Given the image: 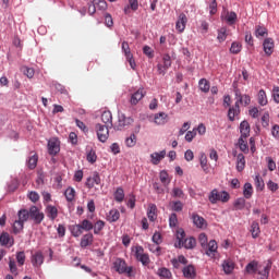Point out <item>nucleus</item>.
Masks as SVG:
<instances>
[{
	"label": "nucleus",
	"mask_w": 279,
	"mask_h": 279,
	"mask_svg": "<svg viewBox=\"0 0 279 279\" xmlns=\"http://www.w3.org/2000/svg\"><path fill=\"white\" fill-rule=\"evenodd\" d=\"M46 215L51 221L56 220L58 218V208L52 205H48L46 207Z\"/></svg>",
	"instance_id": "nucleus-29"
},
{
	"label": "nucleus",
	"mask_w": 279,
	"mask_h": 279,
	"mask_svg": "<svg viewBox=\"0 0 279 279\" xmlns=\"http://www.w3.org/2000/svg\"><path fill=\"white\" fill-rule=\"evenodd\" d=\"M106 227V222L104 220H98L94 226V234H99Z\"/></svg>",
	"instance_id": "nucleus-52"
},
{
	"label": "nucleus",
	"mask_w": 279,
	"mask_h": 279,
	"mask_svg": "<svg viewBox=\"0 0 279 279\" xmlns=\"http://www.w3.org/2000/svg\"><path fill=\"white\" fill-rule=\"evenodd\" d=\"M134 123V119L125 117V114L121 113L118 116V125L117 130H123V128H128V125H132Z\"/></svg>",
	"instance_id": "nucleus-11"
},
{
	"label": "nucleus",
	"mask_w": 279,
	"mask_h": 279,
	"mask_svg": "<svg viewBox=\"0 0 279 279\" xmlns=\"http://www.w3.org/2000/svg\"><path fill=\"white\" fill-rule=\"evenodd\" d=\"M197 242L195 241V238H187L185 241L181 242V245L185 247V250H193Z\"/></svg>",
	"instance_id": "nucleus-36"
},
{
	"label": "nucleus",
	"mask_w": 279,
	"mask_h": 279,
	"mask_svg": "<svg viewBox=\"0 0 279 279\" xmlns=\"http://www.w3.org/2000/svg\"><path fill=\"white\" fill-rule=\"evenodd\" d=\"M241 114V107H239V102H235L233 107L229 108L228 119L229 121H234L236 117Z\"/></svg>",
	"instance_id": "nucleus-18"
},
{
	"label": "nucleus",
	"mask_w": 279,
	"mask_h": 279,
	"mask_svg": "<svg viewBox=\"0 0 279 279\" xmlns=\"http://www.w3.org/2000/svg\"><path fill=\"white\" fill-rule=\"evenodd\" d=\"M199 165L203 171H205V173H208V157H206V154L204 153H202L199 156Z\"/></svg>",
	"instance_id": "nucleus-37"
},
{
	"label": "nucleus",
	"mask_w": 279,
	"mask_h": 279,
	"mask_svg": "<svg viewBox=\"0 0 279 279\" xmlns=\"http://www.w3.org/2000/svg\"><path fill=\"white\" fill-rule=\"evenodd\" d=\"M169 119V114L166 112L155 113L154 116L149 117V121L155 123V125H165Z\"/></svg>",
	"instance_id": "nucleus-7"
},
{
	"label": "nucleus",
	"mask_w": 279,
	"mask_h": 279,
	"mask_svg": "<svg viewBox=\"0 0 279 279\" xmlns=\"http://www.w3.org/2000/svg\"><path fill=\"white\" fill-rule=\"evenodd\" d=\"M243 195H244V199H252V196L254 195V187L252 186V183L244 184Z\"/></svg>",
	"instance_id": "nucleus-31"
},
{
	"label": "nucleus",
	"mask_w": 279,
	"mask_h": 279,
	"mask_svg": "<svg viewBox=\"0 0 279 279\" xmlns=\"http://www.w3.org/2000/svg\"><path fill=\"white\" fill-rule=\"evenodd\" d=\"M31 263L33 267H43V263H45V255L43 251H37L31 256Z\"/></svg>",
	"instance_id": "nucleus-10"
},
{
	"label": "nucleus",
	"mask_w": 279,
	"mask_h": 279,
	"mask_svg": "<svg viewBox=\"0 0 279 279\" xmlns=\"http://www.w3.org/2000/svg\"><path fill=\"white\" fill-rule=\"evenodd\" d=\"M242 46L238 41H233L230 48V53H241Z\"/></svg>",
	"instance_id": "nucleus-54"
},
{
	"label": "nucleus",
	"mask_w": 279,
	"mask_h": 279,
	"mask_svg": "<svg viewBox=\"0 0 279 279\" xmlns=\"http://www.w3.org/2000/svg\"><path fill=\"white\" fill-rule=\"evenodd\" d=\"M120 218H121V213H119L118 209H111L107 214V221H109V223H114L119 221Z\"/></svg>",
	"instance_id": "nucleus-27"
},
{
	"label": "nucleus",
	"mask_w": 279,
	"mask_h": 279,
	"mask_svg": "<svg viewBox=\"0 0 279 279\" xmlns=\"http://www.w3.org/2000/svg\"><path fill=\"white\" fill-rule=\"evenodd\" d=\"M122 51L125 56V58H132V51L130 50V44L128 41L122 43Z\"/></svg>",
	"instance_id": "nucleus-53"
},
{
	"label": "nucleus",
	"mask_w": 279,
	"mask_h": 279,
	"mask_svg": "<svg viewBox=\"0 0 279 279\" xmlns=\"http://www.w3.org/2000/svg\"><path fill=\"white\" fill-rule=\"evenodd\" d=\"M145 97V89L140 88L131 96V104L136 106Z\"/></svg>",
	"instance_id": "nucleus-24"
},
{
	"label": "nucleus",
	"mask_w": 279,
	"mask_h": 279,
	"mask_svg": "<svg viewBox=\"0 0 279 279\" xmlns=\"http://www.w3.org/2000/svg\"><path fill=\"white\" fill-rule=\"evenodd\" d=\"M226 38H228V29L226 27L218 29L217 40L225 43Z\"/></svg>",
	"instance_id": "nucleus-44"
},
{
	"label": "nucleus",
	"mask_w": 279,
	"mask_h": 279,
	"mask_svg": "<svg viewBox=\"0 0 279 279\" xmlns=\"http://www.w3.org/2000/svg\"><path fill=\"white\" fill-rule=\"evenodd\" d=\"M233 206H234L235 210H243V208H245V198L244 197L238 198L233 203Z\"/></svg>",
	"instance_id": "nucleus-51"
},
{
	"label": "nucleus",
	"mask_w": 279,
	"mask_h": 279,
	"mask_svg": "<svg viewBox=\"0 0 279 279\" xmlns=\"http://www.w3.org/2000/svg\"><path fill=\"white\" fill-rule=\"evenodd\" d=\"M245 169V156L243 154H239L236 157V170L239 172Z\"/></svg>",
	"instance_id": "nucleus-34"
},
{
	"label": "nucleus",
	"mask_w": 279,
	"mask_h": 279,
	"mask_svg": "<svg viewBox=\"0 0 279 279\" xmlns=\"http://www.w3.org/2000/svg\"><path fill=\"white\" fill-rule=\"evenodd\" d=\"M147 217L149 221H156L158 219V207L156 204L148 205Z\"/></svg>",
	"instance_id": "nucleus-20"
},
{
	"label": "nucleus",
	"mask_w": 279,
	"mask_h": 279,
	"mask_svg": "<svg viewBox=\"0 0 279 279\" xmlns=\"http://www.w3.org/2000/svg\"><path fill=\"white\" fill-rule=\"evenodd\" d=\"M198 243L201 244L203 250H206V247H208V236L206 235V233H201L198 235Z\"/></svg>",
	"instance_id": "nucleus-50"
},
{
	"label": "nucleus",
	"mask_w": 279,
	"mask_h": 279,
	"mask_svg": "<svg viewBox=\"0 0 279 279\" xmlns=\"http://www.w3.org/2000/svg\"><path fill=\"white\" fill-rule=\"evenodd\" d=\"M192 221L196 228H199L201 230H204V228H207L208 222H206V219L204 217L197 215V214H192Z\"/></svg>",
	"instance_id": "nucleus-15"
},
{
	"label": "nucleus",
	"mask_w": 279,
	"mask_h": 279,
	"mask_svg": "<svg viewBox=\"0 0 279 279\" xmlns=\"http://www.w3.org/2000/svg\"><path fill=\"white\" fill-rule=\"evenodd\" d=\"M263 47H264V53H266V56H271V53H274V39L271 38H266L263 43Z\"/></svg>",
	"instance_id": "nucleus-22"
},
{
	"label": "nucleus",
	"mask_w": 279,
	"mask_h": 279,
	"mask_svg": "<svg viewBox=\"0 0 279 279\" xmlns=\"http://www.w3.org/2000/svg\"><path fill=\"white\" fill-rule=\"evenodd\" d=\"M268 170L276 171V161L271 157H266Z\"/></svg>",
	"instance_id": "nucleus-61"
},
{
	"label": "nucleus",
	"mask_w": 279,
	"mask_h": 279,
	"mask_svg": "<svg viewBox=\"0 0 279 279\" xmlns=\"http://www.w3.org/2000/svg\"><path fill=\"white\" fill-rule=\"evenodd\" d=\"M251 233L253 239H258V234H260V227L258 226V222L254 221L251 225Z\"/></svg>",
	"instance_id": "nucleus-42"
},
{
	"label": "nucleus",
	"mask_w": 279,
	"mask_h": 279,
	"mask_svg": "<svg viewBox=\"0 0 279 279\" xmlns=\"http://www.w3.org/2000/svg\"><path fill=\"white\" fill-rule=\"evenodd\" d=\"M271 270V264H259L257 266L256 274L258 275L257 279H269V271Z\"/></svg>",
	"instance_id": "nucleus-8"
},
{
	"label": "nucleus",
	"mask_w": 279,
	"mask_h": 279,
	"mask_svg": "<svg viewBox=\"0 0 279 279\" xmlns=\"http://www.w3.org/2000/svg\"><path fill=\"white\" fill-rule=\"evenodd\" d=\"M71 232H72V236L77 238V236H82L84 230L80 225H74L71 227Z\"/></svg>",
	"instance_id": "nucleus-48"
},
{
	"label": "nucleus",
	"mask_w": 279,
	"mask_h": 279,
	"mask_svg": "<svg viewBox=\"0 0 279 279\" xmlns=\"http://www.w3.org/2000/svg\"><path fill=\"white\" fill-rule=\"evenodd\" d=\"M93 233H87L83 235V238L81 239V247H88V245H93Z\"/></svg>",
	"instance_id": "nucleus-32"
},
{
	"label": "nucleus",
	"mask_w": 279,
	"mask_h": 279,
	"mask_svg": "<svg viewBox=\"0 0 279 279\" xmlns=\"http://www.w3.org/2000/svg\"><path fill=\"white\" fill-rule=\"evenodd\" d=\"M159 180L162 184H169L171 181L169 180V173L167 171L162 170L159 173Z\"/></svg>",
	"instance_id": "nucleus-58"
},
{
	"label": "nucleus",
	"mask_w": 279,
	"mask_h": 279,
	"mask_svg": "<svg viewBox=\"0 0 279 279\" xmlns=\"http://www.w3.org/2000/svg\"><path fill=\"white\" fill-rule=\"evenodd\" d=\"M22 71L24 73V75H26V77H28L29 80H32V77H34V69L28 68V66H23Z\"/></svg>",
	"instance_id": "nucleus-60"
},
{
	"label": "nucleus",
	"mask_w": 279,
	"mask_h": 279,
	"mask_svg": "<svg viewBox=\"0 0 279 279\" xmlns=\"http://www.w3.org/2000/svg\"><path fill=\"white\" fill-rule=\"evenodd\" d=\"M182 272L184 278H187V279H194L197 276V271L195 270V266L193 265H187L183 267Z\"/></svg>",
	"instance_id": "nucleus-17"
},
{
	"label": "nucleus",
	"mask_w": 279,
	"mask_h": 279,
	"mask_svg": "<svg viewBox=\"0 0 279 279\" xmlns=\"http://www.w3.org/2000/svg\"><path fill=\"white\" fill-rule=\"evenodd\" d=\"M250 132H251V128H250V122L247 121H242L240 123V134L242 138H250Z\"/></svg>",
	"instance_id": "nucleus-19"
},
{
	"label": "nucleus",
	"mask_w": 279,
	"mask_h": 279,
	"mask_svg": "<svg viewBox=\"0 0 279 279\" xmlns=\"http://www.w3.org/2000/svg\"><path fill=\"white\" fill-rule=\"evenodd\" d=\"M96 184L97 185L101 184V178L97 172H95L92 177H88L85 182V185L87 186V189H94Z\"/></svg>",
	"instance_id": "nucleus-16"
},
{
	"label": "nucleus",
	"mask_w": 279,
	"mask_h": 279,
	"mask_svg": "<svg viewBox=\"0 0 279 279\" xmlns=\"http://www.w3.org/2000/svg\"><path fill=\"white\" fill-rule=\"evenodd\" d=\"M205 250H206L205 254L209 256V258H215V256H217V250H218L217 241L215 240L209 241Z\"/></svg>",
	"instance_id": "nucleus-14"
},
{
	"label": "nucleus",
	"mask_w": 279,
	"mask_h": 279,
	"mask_svg": "<svg viewBox=\"0 0 279 279\" xmlns=\"http://www.w3.org/2000/svg\"><path fill=\"white\" fill-rule=\"evenodd\" d=\"M271 135L274 136V138H276L277 141H279V125L275 124L271 129Z\"/></svg>",
	"instance_id": "nucleus-64"
},
{
	"label": "nucleus",
	"mask_w": 279,
	"mask_h": 279,
	"mask_svg": "<svg viewBox=\"0 0 279 279\" xmlns=\"http://www.w3.org/2000/svg\"><path fill=\"white\" fill-rule=\"evenodd\" d=\"M222 269H223L225 274H227V275L232 274V271H234V262L230 258L225 259L222 262Z\"/></svg>",
	"instance_id": "nucleus-26"
},
{
	"label": "nucleus",
	"mask_w": 279,
	"mask_h": 279,
	"mask_svg": "<svg viewBox=\"0 0 279 279\" xmlns=\"http://www.w3.org/2000/svg\"><path fill=\"white\" fill-rule=\"evenodd\" d=\"M0 245L12 247L14 245V239L10 236V233L4 232L0 235Z\"/></svg>",
	"instance_id": "nucleus-25"
},
{
	"label": "nucleus",
	"mask_w": 279,
	"mask_h": 279,
	"mask_svg": "<svg viewBox=\"0 0 279 279\" xmlns=\"http://www.w3.org/2000/svg\"><path fill=\"white\" fill-rule=\"evenodd\" d=\"M162 65L166 69H171V57L169 54H165L162 58Z\"/></svg>",
	"instance_id": "nucleus-62"
},
{
	"label": "nucleus",
	"mask_w": 279,
	"mask_h": 279,
	"mask_svg": "<svg viewBox=\"0 0 279 279\" xmlns=\"http://www.w3.org/2000/svg\"><path fill=\"white\" fill-rule=\"evenodd\" d=\"M48 154L50 156H57V154H60V141H58V138H51L48 141Z\"/></svg>",
	"instance_id": "nucleus-9"
},
{
	"label": "nucleus",
	"mask_w": 279,
	"mask_h": 279,
	"mask_svg": "<svg viewBox=\"0 0 279 279\" xmlns=\"http://www.w3.org/2000/svg\"><path fill=\"white\" fill-rule=\"evenodd\" d=\"M157 276H159V278L169 279V278H171L172 275H171V270H169L168 268L162 267V268H159L157 270Z\"/></svg>",
	"instance_id": "nucleus-43"
},
{
	"label": "nucleus",
	"mask_w": 279,
	"mask_h": 279,
	"mask_svg": "<svg viewBox=\"0 0 279 279\" xmlns=\"http://www.w3.org/2000/svg\"><path fill=\"white\" fill-rule=\"evenodd\" d=\"M210 204H217V202H222L226 204L230 202V194L226 191L218 192L217 189H214L208 196Z\"/></svg>",
	"instance_id": "nucleus-2"
},
{
	"label": "nucleus",
	"mask_w": 279,
	"mask_h": 279,
	"mask_svg": "<svg viewBox=\"0 0 279 279\" xmlns=\"http://www.w3.org/2000/svg\"><path fill=\"white\" fill-rule=\"evenodd\" d=\"M29 210L20 209L17 211V219L13 222V233L21 234L23 232V228L25 227V222L29 221Z\"/></svg>",
	"instance_id": "nucleus-1"
},
{
	"label": "nucleus",
	"mask_w": 279,
	"mask_h": 279,
	"mask_svg": "<svg viewBox=\"0 0 279 279\" xmlns=\"http://www.w3.org/2000/svg\"><path fill=\"white\" fill-rule=\"evenodd\" d=\"M235 97H236V101L235 104H242L243 106H250V104H252V98H250V95L244 94L241 95L239 92L235 93Z\"/></svg>",
	"instance_id": "nucleus-21"
},
{
	"label": "nucleus",
	"mask_w": 279,
	"mask_h": 279,
	"mask_svg": "<svg viewBox=\"0 0 279 279\" xmlns=\"http://www.w3.org/2000/svg\"><path fill=\"white\" fill-rule=\"evenodd\" d=\"M136 134L132 133L129 137L125 138L124 143L126 147H135L136 146Z\"/></svg>",
	"instance_id": "nucleus-45"
},
{
	"label": "nucleus",
	"mask_w": 279,
	"mask_h": 279,
	"mask_svg": "<svg viewBox=\"0 0 279 279\" xmlns=\"http://www.w3.org/2000/svg\"><path fill=\"white\" fill-rule=\"evenodd\" d=\"M101 121L106 128H112V112L104 111L101 114Z\"/></svg>",
	"instance_id": "nucleus-30"
},
{
	"label": "nucleus",
	"mask_w": 279,
	"mask_h": 279,
	"mask_svg": "<svg viewBox=\"0 0 279 279\" xmlns=\"http://www.w3.org/2000/svg\"><path fill=\"white\" fill-rule=\"evenodd\" d=\"M110 126H106L104 124H96L95 130L97 133V138L100 143H106L110 136Z\"/></svg>",
	"instance_id": "nucleus-3"
},
{
	"label": "nucleus",
	"mask_w": 279,
	"mask_h": 279,
	"mask_svg": "<svg viewBox=\"0 0 279 279\" xmlns=\"http://www.w3.org/2000/svg\"><path fill=\"white\" fill-rule=\"evenodd\" d=\"M16 260H17V265L20 267H23V265H25V252L21 251L16 253Z\"/></svg>",
	"instance_id": "nucleus-56"
},
{
	"label": "nucleus",
	"mask_w": 279,
	"mask_h": 279,
	"mask_svg": "<svg viewBox=\"0 0 279 279\" xmlns=\"http://www.w3.org/2000/svg\"><path fill=\"white\" fill-rule=\"evenodd\" d=\"M199 89L202 93H208L210 90V83L206 78H201L198 82Z\"/></svg>",
	"instance_id": "nucleus-41"
},
{
	"label": "nucleus",
	"mask_w": 279,
	"mask_h": 279,
	"mask_svg": "<svg viewBox=\"0 0 279 279\" xmlns=\"http://www.w3.org/2000/svg\"><path fill=\"white\" fill-rule=\"evenodd\" d=\"M138 10V0H129V4L124 7V14H131V12H136Z\"/></svg>",
	"instance_id": "nucleus-28"
},
{
	"label": "nucleus",
	"mask_w": 279,
	"mask_h": 279,
	"mask_svg": "<svg viewBox=\"0 0 279 279\" xmlns=\"http://www.w3.org/2000/svg\"><path fill=\"white\" fill-rule=\"evenodd\" d=\"M97 8L98 10H107L108 3H106L105 0H93L92 4L88 7V14L93 16V14L97 12Z\"/></svg>",
	"instance_id": "nucleus-6"
},
{
	"label": "nucleus",
	"mask_w": 279,
	"mask_h": 279,
	"mask_svg": "<svg viewBox=\"0 0 279 279\" xmlns=\"http://www.w3.org/2000/svg\"><path fill=\"white\" fill-rule=\"evenodd\" d=\"M37 165H38V155L34 154L33 156L28 157L27 159L28 169H36Z\"/></svg>",
	"instance_id": "nucleus-40"
},
{
	"label": "nucleus",
	"mask_w": 279,
	"mask_h": 279,
	"mask_svg": "<svg viewBox=\"0 0 279 279\" xmlns=\"http://www.w3.org/2000/svg\"><path fill=\"white\" fill-rule=\"evenodd\" d=\"M82 230H85L88 232L89 230H93V222L90 220H83L81 225H78Z\"/></svg>",
	"instance_id": "nucleus-55"
},
{
	"label": "nucleus",
	"mask_w": 279,
	"mask_h": 279,
	"mask_svg": "<svg viewBox=\"0 0 279 279\" xmlns=\"http://www.w3.org/2000/svg\"><path fill=\"white\" fill-rule=\"evenodd\" d=\"M113 269L118 274H128V276L132 274V266L128 267V264L125 263V260L121 258H118L113 262Z\"/></svg>",
	"instance_id": "nucleus-4"
},
{
	"label": "nucleus",
	"mask_w": 279,
	"mask_h": 279,
	"mask_svg": "<svg viewBox=\"0 0 279 279\" xmlns=\"http://www.w3.org/2000/svg\"><path fill=\"white\" fill-rule=\"evenodd\" d=\"M9 269L11 274H14V276H19V268L16 267V262L14 259L9 260Z\"/></svg>",
	"instance_id": "nucleus-59"
},
{
	"label": "nucleus",
	"mask_w": 279,
	"mask_h": 279,
	"mask_svg": "<svg viewBox=\"0 0 279 279\" xmlns=\"http://www.w3.org/2000/svg\"><path fill=\"white\" fill-rule=\"evenodd\" d=\"M257 100L259 106H267V94L265 93V89H260L257 95Z\"/></svg>",
	"instance_id": "nucleus-38"
},
{
	"label": "nucleus",
	"mask_w": 279,
	"mask_h": 279,
	"mask_svg": "<svg viewBox=\"0 0 279 279\" xmlns=\"http://www.w3.org/2000/svg\"><path fill=\"white\" fill-rule=\"evenodd\" d=\"M254 182L257 191H263L265 189V181L260 178V174L255 177Z\"/></svg>",
	"instance_id": "nucleus-46"
},
{
	"label": "nucleus",
	"mask_w": 279,
	"mask_h": 279,
	"mask_svg": "<svg viewBox=\"0 0 279 279\" xmlns=\"http://www.w3.org/2000/svg\"><path fill=\"white\" fill-rule=\"evenodd\" d=\"M64 195L68 202H73V199H75V189L68 187L64 192Z\"/></svg>",
	"instance_id": "nucleus-47"
},
{
	"label": "nucleus",
	"mask_w": 279,
	"mask_h": 279,
	"mask_svg": "<svg viewBox=\"0 0 279 279\" xmlns=\"http://www.w3.org/2000/svg\"><path fill=\"white\" fill-rule=\"evenodd\" d=\"M113 197L118 204H121V202L125 199V192L123 191V187H118L113 193Z\"/></svg>",
	"instance_id": "nucleus-33"
},
{
	"label": "nucleus",
	"mask_w": 279,
	"mask_h": 279,
	"mask_svg": "<svg viewBox=\"0 0 279 279\" xmlns=\"http://www.w3.org/2000/svg\"><path fill=\"white\" fill-rule=\"evenodd\" d=\"M28 213H29L31 219L36 225H40L45 220V214L40 211V209L37 206H32Z\"/></svg>",
	"instance_id": "nucleus-5"
},
{
	"label": "nucleus",
	"mask_w": 279,
	"mask_h": 279,
	"mask_svg": "<svg viewBox=\"0 0 279 279\" xmlns=\"http://www.w3.org/2000/svg\"><path fill=\"white\" fill-rule=\"evenodd\" d=\"M167 157V150H161V151H155L153 154H150V162L151 165H160V162H162V160H165V158Z\"/></svg>",
	"instance_id": "nucleus-13"
},
{
	"label": "nucleus",
	"mask_w": 279,
	"mask_h": 279,
	"mask_svg": "<svg viewBox=\"0 0 279 279\" xmlns=\"http://www.w3.org/2000/svg\"><path fill=\"white\" fill-rule=\"evenodd\" d=\"M258 266H259V264L257 262L253 260V262L248 263L245 267L246 274H256Z\"/></svg>",
	"instance_id": "nucleus-39"
},
{
	"label": "nucleus",
	"mask_w": 279,
	"mask_h": 279,
	"mask_svg": "<svg viewBox=\"0 0 279 279\" xmlns=\"http://www.w3.org/2000/svg\"><path fill=\"white\" fill-rule=\"evenodd\" d=\"M222 19L225 22H227V25H234L236 23V13L234 11H227L225 15H222Z\"/></svg>",
	"instance_id": "nucleus-23"
},
{
	"label": "nucleus",
	"mask_w": 279,
	"mask_h": 279,
	"mask_svg": "<svg viewBox=\"0 0 279 279\" xmlns=\"http://www.w3.org/2000/svg\"><path fill=\"white\" fill-rule=\"evenodd\" d=\"M238 145L243 154H247V151H250V147L247 146V137H240L238 141Z\"/></svg>",
	"instance_id": "nucleus-35"
},
{
	"label": "nucleus",
	"mask_w": 279,
	"mask_h": 279,
	"mask_svg": "<svg viewBox=\"0 0 279 279\" xmlns=\"http://www.w3.org/2000/svg\"><path fill=\"white\" fill-rule=\"evenodd\" d=\"M186 23H189V19L186 17V14L181 13L175 23V29L179 32V34H182L184 29H186Z\"/></svg>",
	"instance_id": "nucleus-12"
},
{
	"label": "nucleus",
	"mask_w": 279,
	"mask_h": 279,
	"mask_svg": "<svg viewBox=\"0 0 279 279\" xmlns=\"http://www.w3.org/2000/svg\"><path fill=\"white\" fill-rule=\"evenodd\" d=\"M172 197H179V199H184V191L180 187L172 189Z\"/></svg>",
	"instance_id": "nucleus-57"
},
{
	"label": "nucleus",
	"mask_w": 279,
	"mask_h": 279,
	"mask_svg": "<svg viewBox=\"0 0 279 279\" xmlns=\"http://www.w3.org/2000/svg\"><path fill=\"white\" fill-rule=\"evenodd\" d=\"M255 36L256 38H265V36H267V28L263 26H256Z\"/></svg>",
	"instance_id": "nucleus-49"
},
{
	"label": "nucleus",
	"mask_w": 279,
	"mask_h": 279,
	"mask_svg": "<svg viewBox=\"0 0 279 279\" xmlns=\"http://www.w3.org/2000/svg\"><path fill=\"white\" fill-rule=\"evenodd\" d=\"M272 99L275 101V104H279V87L275 86L272 88Z\"/></svg>",
	"instance_id": "nucleus-63"
}]
</instances>
